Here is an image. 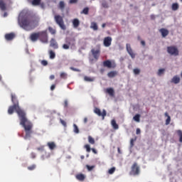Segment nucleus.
Listing matches in <instances>:
<instances>
[{
    "label": "nucleus",
    "instance_id": "nucleus-1",
    "mask_svg": "<svg viewBox=\"0 0 182 182\" xmlns=\"http://www.w3.org/2000/svg\"><path fill=\"white\" fill-rule=\"evenodd\" d=\"M11 96L13 105L9 107L8 113L9 114H14V112L16 111L20 120V124L23 127L26 133L24 139L28 140V139H31L32 133H33V131H32V129H33V124L28 119L25 110L19 107V101L18 100V97H16V95L11 94Z\"/></svg>",
    "mask_w": 182,
    "mask_h": 182
},
{
    "label": "nucleus",
    "instance_id": "nucleus-2",
    "mask_svg": "<svg viewBox=\"0 0 182 182\" xmlns=\"http://www.w3.org/2000/svg\"><path fill=\"white\" fill-rule=\"evenodd\" d=\"M39 17H36L33 20L31 18L23 16V13H21L18 16V25L25 31H32L35 26L33 23H39Z\"/></svg>",
    "mask_w": 182,
    "mask_h": 182
},
{
    "label": "nucleus",
    "instance_id": "nucleus-3",
    "mask_svg": "<svg viewBox=\"0 0 182 182\" xmlns=\"http://www.w3.org/2000/svg\"><path fill=\"white\" fill-rule=\"evenodd\" d=\"M54 19L57 25H58V26H60L63 31H66V26L65 25L63 17H62L60 15H55L54 16Z\"/></svg>",
    "mask_w": 182,
    "mask_h": 182
},
{
    "label": "nucleus",
    "instance_id": "nucleus-4",
    "mask_svg": "<svg viewBox=\"0 0 182 182\" xmlns=\"http://www.w3.org/2000/svg\"><path fill=\"white\" fill-rule=\"evenodd\" d=\"M129 174L131 176H139L140 174V166L136 162L132 166Z\"/></svg>",
    "mask_w": 182,
    "mask_h": 182
},
{
    "label": "nucleus",
    "instance_id": "nucleus-5",
    "mask_svg": "<svg viewBox=\"0 0 182 182\" xmlns=\"http://www.w3.org/2000/svg\"><path fill=\"white\" fill-rule=\"evenodd\" d=\"M167 52L172 56H178V48H177L176 46L167 47Z\"/></svg>",
    "mask_w": 182,
    "mask_h": 182
},
{
    "label": "nucleus",
    "instance_id": "nucleus-6",
    "mask_svg": "<svg viewBox=\"0 0 182 182\" xmlns=\"http://www.w3.org/2000/svg\"><path fill=\"white\" fill-rule=\"evenodd\" d=\"M39 39L43 43H48V33L46 31H39Z\"/></svg>",
    "mask_w": 182,
    "mask_h": 182
},
{
    "label": "nucleus",
    "instance_id": "nucleus-7",
    "mask_svg": "<svg viewBox=\"0 0 182 182\" xmlns=\"http://www.w3.org/2000/svg\"><path fill=\"white\" fill-rule=\"evenodd\" d=\"M102 64L104 68H107L108 69H114L116 68V63L109 60H105Z\"/></svg>",
    "mask_w": 182,
    "mask_h": 182
},
{
    "label": "nucleus",
    "instance_id": "nucleus-8",
    "mask_svg": "<svg viewBox=\"0 0 182 182\" xmlns=\"http://www.w3.org/2000/svg\"><path fill=\"white\" fill-rule=\"evenodd\" d=\"M91 53L94 59H95V60H98L100 56V47H98L97 48H92L91 50Z\"/></svg>",
    "mask_w": 182,
    "mask_h": 182
},
{
    "label": "nucleus",
    "instance_id": "nucleus-9",
    "mask_svg": "<svg viewBox=\"0 0 182 182\" xmlns=\"http://www.w3.org/2000/svg\"><path fill=\"white\" fill-rule=\"evenodd\" d=\"M11 4V0H0L1 11H6V4Z\"/></svg>",
    "mask_w": 182,
    "mask_h": 182
},
{
    "label": "nucleus",
    "instance_id": "nucleus-10",
    "mask_svg": "<svg viewBox=\"0 0 182 182\" xmlns=\"http://www.w3.org/2000/svg\"><path fill=\"white\" fill-rule=\"evenodd\" d=\"M65 43L69 46H75L76 45V39L75 38H68L65 39Z\"/></svg>",
    "mask_w": 182,
    "mask_h": 182
},
{
    "label": "nucleus",
    "instance_id": "nucleus-11",
    "mask_svg": "<svg viewBox=\"0 0 182 182\" xmlns=\"http://www.w3.org/2000/svg\"><path fill=\"white\" fill-rule=\"evenodd\" d=\"M95 113L97 114L98 116H102V119H105V117L106 116V110L103 109L102 112L100 111V109L95 108L94 110Z\"/></svg>",
    "mask_w": 182,
    "mask_h": 182
},
{
    "label": "nucleus",
    "instance_id": "nucleus-12",
    "mask_svg": "<svg viewBox=\"0 0 182 182\" xmlns=\"http://www.w3.org/2000/svg\"><path fill=\"white\" fill-rule=\"evenodd\" d=\"M112 45V37L107 36L104 38V46L109 48Z\"/></svg>",
    "mask_w": 182,
    "mask_h": 182
},
{
    "label": "nucleus",
    "instance_id": "nucleus-13",
    "mask_svg": "<svg viewBox=\"0 0 182 182\" xmlns=\"http://www.w3.org/2000/svg\"><path fill=\"white\" fill-rule=\"evenodd\" d=\"M30 39L32 42H36V41H38V39H39V32L32 33L30 35Z\"/></svg>",
    "mask_w": 182,
    "mask_h": 182
},
{
    "label": "nucleus",
    "instance_id": "nucleus-14",
    "mask_svg": "<svg viewBox=\"0 0 182 182\" xmlns=\"http://www.w3.org/2000/svg\"><path fill=\"white\" fill-rule=\"evenodd\" d=\"M50 46L51 48H53V49H58V48H59V46H58V42H56V40H55V38H52L50 40Z\"/></svg>",
    "mask_w": 182,
    "mask_h": 182
},
{
    "label": "nucleus",
    "instance_id": "nucleus-15",
    "mask_svg": "<svg viewBox=\"0 0 182 182\" xmlns=\"http://www.w3.org/2000/svg\"><path fill=\"white\" fill-rule=\"evenodd\" d=\"M84 147H85V149H86V151L87 153H90V151L92 150V153H94V154H97V151L95 148L90 149V145L85 144Z\"/></svg>",
    "mask_w": 182,
    "mask_h": 182
},
{
    "label": "nucleus",
    "instance_id": "nucleus-16",
    "mask_svg": "<svg viewBox=\"0 0 182 182\" xmlns=\"http://www.w3.org/2000/svg\"><path fill=\"white\" fill-rule=\"evenodd\" d=\"M127 50L129 55H130L132 58H135L136 55H134V53H133V50L132 49L130 44H127Z\"/></svg>",
    "mask_w": 182,
    "mask_h": 182
},
{
    "label": "nucleus",
    "instance_id": "nucleus-17",
    "mask_svg": "<svg viewBox=\"0 0 182 182\" xmlns=\"http://www.w3.org/2000/svg\"><path fill=\"white\" fill-rule=\"evenodd\" d=\"M160 33H161L162 38H166V36H168V33L170 32L166 28H161L159 30Z\"/></svg>",
    "mask_w": 182,
    "mask_h": 182
},
{
    "label": "nucleus",
    "instance_id": "nucleus-18",
    "mask_svg": "<svg viewBox=\"0 0 182 182\" xmlns=\"http://www.w3.org/2000/svg\"><path fill=\"white\" fill-rule=\"evenodd\" d=\"M14 38H15V33H9L5 35L6 41H12Z\"/></svg>",
    "mask_w": 182,
    "mask_h": 182
},
{
    "label": "nucleus",
    "instance_id": "nucleus-19",
    "mask_svg": "<svg viewBox=\"0 0 182 182\" xmlns=\"http://www.w3.org/2000/svg\"><path fill=\"white\" fill-rule=\"evenodd\" d=\"M106 93H107L111 97H114V90L112 87L106 89Z\"/></svg>",
    "mask_w": 182,
    "mask_h": 182
},
{
    "label": "nucleus",
    "instance_id": "nucleus-20",
    "mask_svg": "<svg viewBox=\"0 0 182 182\" xmlns=\"http://www.w3.org/2000/svg\"><path fill=\"white\" fill-rule=\"evenodd\" d=\"M75 178L78 180L79 181H85V178H86V176L83 173H78L75 176Z\"/></svg>",
    "mask_w": 182,
    "mask_h": 182
},
{
    "label": "nucleus",
    "instance_id": "nucleus-21",
    "mask_svg": "<svg viewBox=\"0 0 182 182\" xmlns=\"http://www.w3.org/2000/svg\"><path fill=\"white\" fill-rule=\"evenodd\" d=\"M179 82H180V77H178V75L173 76L171 80V83H174L175 85L178 84Z\"/></svg>",
    "mask_w": 182,
    "mask_h": 182
},
{
    "label": "nucleus",
    "instance_id": "nucleus-22",
    "mask_svg": "<svg viewBox=\"0 0 182 182\" xmlns=\"http://www.w3.org/2000/svg\"><path fill=\"white\" fill-rule=\"evenodd\" d=\"M164 116L167 117L166 120V125L168 126V124H170V122H171V117L168 115V112H165Z\"/></svg>",
    "mask_w": 182,
    "mask_h": 182
},
{
    "label": "nucleus",
    "instance_id": "nucleus-23",
    "mask_svg": "<svg viewBox=\"0 0 182 182\" xmlns=\"http://www.w3.org/2000/svg\"><path fill=\"white\" fill-rule=\"evenodd\" d=\"M73 25L74 28H77L80 25V21L77 18H74L73 20Z\"/></svg>",
    "mask_w": 182,
    "mask_h": 182
},
{
    "label": "nucleus",
    "instance_id": "nucleus-24",
    "mask_svg": "<svg viewBox=\"0 0 182 182\" xmlns=\"http://www.w3.org/2000/svg\"><path fill=\"white\" fill-rule=\"evenodd\" d=\"M111 124L114 130H117L119 129V124L116 123V120L112 119L111 122Z\"/></svg>",
    "mask_w": 182,
    "mask_h": 182
},
{
    "label": "nucleus",
    "instance_id": "nucleus-25",
    "mask_svg": "<svg viewBox=\"0 0 182 182\" xmlns=\"http://www.w3.org/2000/svg\"><path fill=\"white\" fill-rule=\"evenodd\" d=\"M47 146L49 147L50 150H54V149L56 147L55 142H48Z\"/></svg>",
    "mask_w": 182,
    "mask_h": 182
},
{
    "label": "nucleus",
    "instance_id": "nucleus-26",
    "mask_svg": "<svg viewBox=\"0 0 182 182\" xmlns=\"http://www.w3.org/2000/svg\"><path fill=\"white\" fill-rule=\"evenodd\" d=\"M108 77H114L115 76H117V71H111L107 73Z\"/></svg>",
    "mask_w": 182,
    "mask_h": 182
},
{
    "label": "nucleus",
    "instance_id": "nucleus-27",
    "mask_svg": "<svg viewBox=\"0 0 182 182\" xmlns=\"http://www.w3.org/2000/svg\"><path fill=\"white\" fill-rule=\"evenodd\" d=\"M41 2H42V0H33L31 4L33 6H38L41 5Z\"/></svg>",
    "mask_w": 182,
    "mask_h": 182
},
{
    "label": "nucleus",
    "instance_id": "nucleus-28",
    "mask_svg": "<svg viewBox=\"0 0 182 182\" xmlns=\"http://www.w3.org/2000/svg\"><path fill=\"white\" fill-rule=\"evenodd\" d=\"M48 53H49L50 59H55V58H56V54L55 53V52H53V50H50Z\"/></svg>",
    "mask_w": 182,
    "mask_h": 182
},
{
    "label": "nucleus",
    "instance_id": "nucleus-29",
    "mask_svg": "<svg viewBox=\"0 0 182 182\" xmlns=\"http://www.w3.org/2000/svg\"><path fill=\"white\" fill-rule=\"evenodd\" d=\"M58 8H59L61 11H63V9H65V1H60L59 2V4H58Z\"/></svg>",
    "mask_w": 182,
    "mask_h": 182
},
{
    "label": "nucleus",
    "instance_id": "nucleus-30",
    "mask_svg": "<svg viewBox=\"0 0 182 182\" xmlns=\"http://www.w3.org/2000/svg\"><path fill=\"white\" fill-rule=\"evenodd\" d=\"M84 80L85 82H95V77L85 76Z\"/></svg>",
    "mask_w": 182,
    "mask_h": 182
},
{
    "label": "nucleus",
    "instance_id": "nucleus-31",
    "mask_svg": "<svg viewBox=\"0 0 182 182\" xmlns=\"http://www.w3.org/2000/svg\"><path fill=\"white\" fill-rule=\"evenodd\" d=\"M133 120H134V122H136L137 123H140V114H136L133 117Z\"/></svg>",
    "mask_w": 182,
    "mask_h": 182
},
{
    "label": "nucleus",
    "instance_id": "nucleus-32",
    "mask_svg": "<svg viewBox=\"0 0 182 182\" xmlns=\"http://www.w3.org/2000/svg\"><path fill=\"white\" fill-rule=\"evenodd\" d=\"M60 77L61 78V79H64V80H66V79H68V73H60Z\"/></svg>",
    "mask_w": 182,
    "mask_h": 182
},
{
    "label": "nucleus",
    "instance_id": "nucleus-33",
    "mask_svg": "<svg viewBox=\"0 0 182 182\" xmlns=\"http://www.w3.org/2000/svg\"><path fill=\"white\" fill-rule=\"evenodd\" d=\"M176 133L178 134V136H179V141L180 143H182V131L181 130H177Z\"/></svg>",
    "mask_w": 182,
    "mask_h": 182
},
{
    "label": "nucleus",
    "instance_id": "nucleus-34",
    "mask_svg": "<svg viewBox=\"0 0 182 182\" xmlns=\"http://www.w3.org/2000/svg\"><path fill=\"white\" fill-rule=\"evenodd\" d=\"M88 143H90V144H95V139L92 137V136H88Z\"/></svg>",
    "mask_w": 182,
    "mask_h": 182
},
{
    "label": "nucleus",
    "instance_id": "nucleus-35",
    "mask_svg": "<svg viewBox=\"0 0 182 182\" xmlns=\"http://www.w3.org/2000/svg\"><path fill=\"white\" fill-rule=\"evenodd\" d=\"M179 8L178 4L177 3H173L172 4V11H177Z\"/></svg>",
    "mask_w": 182,
    "mask_h": 182
},
{
    "label": "nucleus",
    "instance_id": "nucleus-36",
    "mask_svg": "<svg viewBox=\"0 0 182 182\" xmlns=\"http://www.w3.org/2000/svg\"><path fill=\"white\" fill-rule=\"evenodd\" d=\"M164 72H166V69L164 68L159 69L157 73L158 76H161V75L164 74Z\"/></svg>",
    "mask_w": 182,
    "mask_h": 182
},
{
    "label": "nucleus",
    "instance_id": "nucleus-37",
    "mask_svg": "<svg viewBox=\"0 0 182 182\" xmlns=\"http://www.w3.org/2000/svg\"><path fill=\"white\" fill-rule=\"evenodd\" d=\"M91 28H92V29H93L94 31H97V29H98L97 23H95V22H92V23H91Z\"/></svg>",
    "mask_w": 182,
    "mask_h": 182
},
{
    "label": "nucleus",
    "instance_id": "nucleus-38",
    "mask_svg": "<svg viewBox=\"0 0 182 182\" xmlns=\"http://www.w3.org/2000/svg\"><path fill=\"white\" fill-rule=\"evenodd\" d=\"M48 31L49 32L51 33V35H55L56 33V30H55L52 27H49L48 28Z\"/></svg>",
    "mask_w": 182,
    "mask_h": 182
},
{
    "label": "nucleus",
    "instance_id": "nucleus-39",
    "mask_svg": "<svg viewBox=\"0 0 182 182\" xmlns=\"http://www.w3.org/2000/svg\"><path fill=\"white\" fill-rule=\"evenodd\" d=\"M27 168H28V170H29L30 171H32L35 170V168H36V165L33 164V165H31V166H28Z\"/></svg>",
    "mask_w": 182,
    "mask_h": 182
},
{
    "label": "nucleus",
    "instance_id": "nucleus-40",
    "mask_svg": "<svg viewBox=\"0 0 182 182\" xmlns=\"http://www.w3.org/2000/svg\"><path fill=\"white\" fill-rule=\"evenodd\" d=\"M114 171H116V168L115 167H112V168L109 169L108 173L109 174H113L114 173Z\"/></svg>",
    "mask_w": 182,
    "mask_h": 182
},
{
    "label": "nucleus",
    "instance_id": "nucleus-41",
    "mask_svg": "<svg viewBox=\"0 0 182 182\" xmlns=\"http://www.w3.org/2000/svg\"><path fill=\"white\" fill-rule=\"evenodd\" d=\"M73 126H74V132L77 134L79 133V128L77 127V125H76V124H74Z\"/></svg>",
    "mask_w": 182,
    "mask_h": 182
},
{
    "label": "nucleus",
    "instance_id": "nucleus-42",
    "mask_svg": "<svg viewBox=\"0 0 182 182\" xmlns=\"http://www.w3.org/2000/svg\"><path fill=\"white\" fill-rule=\"evenodd\" d=\"M102 6L103 8H109V4H107V2L104 1L102 2Z\"/></svg>",
    "mask_w": 182,
    "mask_h": 182
},
{
    "label": "nucleus",
    "instance_id": "nucleus-43",
    "mask_svg": "<svg viewBox=\"0 0 182 182\" xmlns=\"http://www.w3.org/2000/svg\"><path fill=\"white\" fill-rule=\"evenodd\" d=\"M82 14H84L85 15H87V14H89V9L87 7H85L82 10Z\"/></svg>",
    "mask_w": 182,
    "mask_h": 182
},
{
    "label": "nucleus",
    "instance_id": "nucleus-44",
    "mask_svg": "<svg viewBox=\"0 0 182 182\" xmlns=\"http://www.w3.org/2000/svg\"><path fill=\"white\" fill-rule=\"evenodd\" d=\"M134 75H140V69L139 68L134 69Z\"/></svg>",
    "mask_w": 182,
    "mask_h": 182
},
{
    "label": "nucleus",
    "instance_id": "nucleus-45",
    "mask_svg": "<svg viewBox=\"0 0 182 182\" xmlns=\"http://www.w3.org/2000/svg\"><path fill=\"white\" fill-rule=\"evenodd\" d=\"M86 167H87L88 171H92V170H93L95 166H89V165H87Z\"/></svg>",
    "mask_w": 182,
    "mask_h": 182
},
{
    "label": "nucleus",
    "instance_id": "nucleus-46",
    "mask_svg": "<svg viewBox=\"0 0 182 182\" xmlns=\"http://www.w3.org/2000/svg\"><path fill=\"white\" fill-rule=\"evenodd\" d=\"M41 65L43 66H48V62L46 61V60H41Z\"/></svg>",
    "mask_w": 182,
    "mask_h": 182
},
{
    "label": "nucleus",
    "instance_id": "nucleus-47",
    "mask_svg": "<svg viewBox=\"0 0 182 182\" xmlns=\"http://www.w3.org/2000/svg\"><path fill=\"white\" fill-rule=\"evenodd\" d=\"M69 48H70V46H69V44H64L63 46V49H65V50H68V49H69Z\"/></svg>",
    "mask_w": 182,
    "mask_h": 182
},
{
    "label": "nucleus",
    "instance_id": "nucleus-48",
    "mask_svg": "<svg viewBox=\"0 0 182 182\" xmlns=\"http://www.w3.org/2000/svg\"><path fill=\"white\" fill-rule=\"evenodd\" d=\"M70 69L71 70H73V72H80V70L77 69V68H75L73 67H70Z\"/></svg>",
    "mask_w": 182,
    "mask_h": 182
},
{
    "label": "nucleus",
    "instance_id": "nucleus-49",
    "mask_svg": "<svg viewBox=\"0 0 182 182\" xmlns=\"http://www.w3.org/2000/svg\"><path fill=\"white\" fill-rule=\"evenodd\" d=\"M60 122L61 124H63V126H64V127H66V122H65V120L60 119Z\"/></svg>",
    "mask_w": 182,
    "mask_h": 182
},
{
    "label": "nucleus",
    "instance_id": "nucleus-50",
    "mask_svg": "<svg viewBox=\"0 0 182 182\" xmlns=\"http://www.w3.org/2000/svg\"><path fill=\"white\" fill-rule=\"evenodd\" d=\"M78 0H70L69 4H77Z\"/></svg>",
    "mask_w": 182,
    "mask_h": 182
},
{
    "label": "nucleus",
    "instance_id": "nucleus-51",
    "mask_svg": "<svg viewBox=\"0 0 182 182\" xmlns=\"http://www.w3.org/2000/svg\"><path fill=\"white\" fill-rule=\"evenodd\" d=\"M130 146L131 147H133V146H134V139H132L130 140Z\"/></svg>",
    "mask_w": 182,
    "mask_h": 182
},
{
    "label": "nucleus",
    "instance_id": "nucleus-52",
    "mask_svg": "<svg viewBox=\"0 0 182 182\" xmlns=\"http://www.w3.org/2000/svg\"><path fill=\"white\" fill-rule=\"evenodd\" d=\"M31 159H35L36 157V154L35 153L32 152L31 154Z\"/></svg>",
    "mask_w": 182,
    "mask_h": 182
},
{
    "label": "nucleus",
    "instance_id": "nucleus-53",
    "mask_svg": "<svg viewBox=\"0 0 182 182\" xmlns=\"http://www.w3.org/2000/svg\"><path fill=\"white\" fill-rule=\"evenodd\" d=\"M56 87L55 85H52L50 87V90H55V88Z\"/></svg>",
    "mask_w": 182,
    "mask_h": 182
},
{
    "label": "nucleus",
    "instance_id": "nucleus-54",
    "mask_svg": "<svg viewBox=\"0 0 182 182\" xmlns=\"http://www.w3.org/2000/svg\"><path fill=\"white\" fill-rule=\"evenodd\" d=\"M136 134H140V133H141V131L140 130L139 128L136 129Z\"/></svg>",
    "mask_w": 182,
    "mask_h": 182
},
{
    "label": "nucleus",
    "instance_id": "nucleus-55",
    "mask_svg": "<svg viewBox=\"0 0 182 182\" xmlns=\"http://www.w3.org/2000/svg\"><path fill=\"white\" fill-rule=\"evenodd\" d=\"M141 45L142 46H146V42L144 41H141Z\"/></svg>",
    "mask_w": 182,
    "mask_h": 182
},
{
    "label": "nucleus",
    "instance_id": "nucleus-56",
    "mask_svg": "<svg viewBox=\"0 0 182 182\" xmlns=\"http://www.w3.org/2000/svg\"><path fill=\"white\" fill-rule=\"evenodd\" d=\"M151 19L152 21H154V19H156V16H154V14H151Z\"/></svg>",
    "mask_w": 182,
    "mask_h": 182
},
{
    "label": "nucleus",
    "instance_id": "nucleus-57",
    "mask_svg": "<svg viewBox=\"0 0 182 182\" xmlns=\"http://www.w3.org/2000/svg\"><path fill=\"white\" fill-rule=\"evenodd\" d=\"M68 100H65L64 107H68Z\"/></svg>",
    "mask_w": 182,
    "mask_h": 182
},
{
    "label": "nucleus",
    "instance_id": "nucleus-58",
    "mask_svg": "<svg viewBox=\"0 0 182 182\" xmlns=\"http://www.w3.org/2000/svg\"><path fill=\"white\" fill-rule=\"evenodd\" d=\"M53 79H55V75H51L50 76V80H53Z\"/></svg>",
    "mask_w": 182,
    "mask_h": 182
},
{
    "label": "nucleus",
    "instance_id": "nucleus-59",
    "mask_svg": "<svg viewBox=\"0 0 182 182\" xmlns=\"http://www.w3.org/2000/svg\"><path fill=\"white\" fill-rule=\"evenodd\" d=\"M84 123H87V117H85L83 120Z\"/></svg>",
    "mask_w": 182,
    "mask_h": 182
},
{
    "label": "nucleus",
    "instance_id": "nucleus-60",
    "mask_svg": "<svg viewBox=\"0 0 182 182\" xmlns=\"http://www.w3.org/2000/svg\"><path fill=\"white\" fill-rule=\"evenodd\" d=\"M117 151L119 154H122V151H120V148H117Z\"/></svg>",
    "mask_w": 182,
    "mask_h": 182
},
{
    "label": "nucleus",
    "instance_id": "nucleus-61",
    "mask_svg": "<svg viewBox=\"0 0 182 182\" xmlns=\"http://www.w3.org/2000/svg\"><path fill=\"white\" fill-rule=\"evenodd\" d=\"M106 27V23H102V28H105Z\"/></svg>",
    "mask_w": 182,
    "mask_h": 182
},
{
    "label": "nucleus",
    "instance_id": "nucleus-62",
    "mask_svg": "<svg viewBox=\"0 0 182 182\" xmlns=\"http://www.w3.org/2000/svg\"><path fill=\"white\" fill-rule=\"evenodd\" d=\"M137 39H138V41H141V38H140V36H139L138 37H137Z\"/></svg>",
    "mask_w": 182,
    "mask_h": 182
},
{
    "label": "nucleus",
    "instance_id": "nucleus-63",
    "mask_svg": "<svg viewBox=\"0 0 182 182\" xmlns=\"http://www.w3.org/2000/svg\"><path fill=\"white\" fill-rule=\"evenodd\" d=\"M7 15H8V14L4 13V17H5V16H7Z\"/></svg>",
    "mask_w": 182,
    "mask_h": 182
},
{
    "label": "nucleus",
    "instance_id": "nucleus-64",
    "mask_svg": "<svg viewBox=\"0 0 182 182\" xmlns=\"http://www.w3.org/2000/svg\"><path fill=\"white\" fill-rule=\"evenodd\" d=\"M2 80V76L0 75V82Z\"/></svg>",
    "mask_w": 182,
    "mask_h": 182
}]
</instances>
